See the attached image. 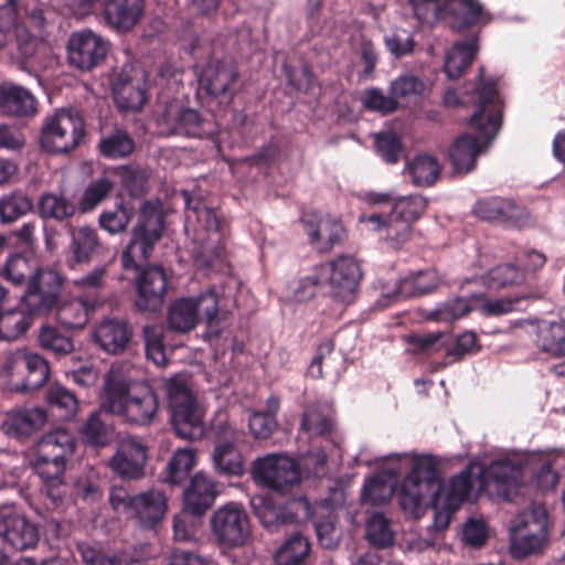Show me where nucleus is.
Masks as SVG:
<instances>
[{
	"label": "nucleus",
	"mask_w": 565,
	"mask_h": 565,
	"mask_svg": "<svg viewBox=\"0 0 565 565\" xmlns=\"http://www.w3.org/2000/svg\"><path fill=\"white\" fill-rule=\"evenodd\" d=\"M475 97L476 109L469 119V126L478 136L463 134L449 149L450 162L458 173H468L476 168L482 148L497 136L502 124L503 103L498 83L486 77L483 66L479 67Z\"/></svg>",
	"instance_id": "f257e3e1"
},
{
	"label": "nucleus",
	"mask_w": 565,
	"mask_h": 565,
	"mask_svg": "<svg viewBox=\"0 0 565 565\" xmlns=\"http://www.w3.org/2000/svg\"><path fill=\"white\" fill-rule=\"evenodd\" d=\"M64 276L55 269H41L32 278L14 308L0 311V340L14 341L32 326L34 317L51 312L61 297Z\"/></svg>",
	"instance_id": "f03ea898"
},
{
	"label": "nucleus",
	"mask_w": 565,
	"mask_h": 565,
	"mask_svg": "<svg viewBox=\"0 0 565 565\" xmlns=\"http://www.w3.org/2000/svg\"><path fill=\"white\" fill-rule=\"evenodd\" d=\"M75 451V440L65 429L44 435L35 450L34 470L43 482L42 491L57 502L63 495L66 459Z\"/></svg>",
	"instance_id": "7ed1b4c3"
},
{
	"label": "nucleus",
	"mask_w": 565,
	"mask_h": 565,
	"mask_svg": "<svg viewBox=\"0 0 565 565\" xmlns=\"http://www.w3.org/2000/svg\"><path fill=\"white\" fill-rule=\"evenodd\" d=\"M164 228L166 217L160 204L151 201L143 202L138 222L132 228L130 242L121 254L124 269L139 270L162 238Z\"/></svg>",
	"instance_id": "20e7f679"
},
{
	"label": "nucleus",
	"mask_w": 565,
	"mask_h": 565,
	"mask_svg": "<svg viewBox=\"0 0 565 565\" xmlns=\"http://www.w3.org/2000/svg\"><path fill=\"white\" fill-rule=\"evenodd\" d=\"M103 407L125 422L143 426L153 422L159 409V399L152 390L141 396H131L125 380L108 377L105 384Z\"/></svg>",
	"instance_id": "39448f33"
},
{
	"label": "nucleus",
	"mask_w": 565,
	"mask_h": 565,
	"mask_svg": "<svg viewBox=\"0 0 565 565\" xmlns=\"http://www.w3.org/2000/svg\"><path fill=\"white\" fill-rule=\"evenodd\" d=\"M170 420L175 435L196 440L204 435L203 412L186 383L171 377L166 383Z\"/></svg>",
	"instance_id": "423d86ee"
},
{
	"label": "nucleus",
	"mask_w": 565,
	"mask_h": 565,
	"mask_svg": "<svg viewBox=\"0 0 565 565\" xmlns=\"http://www.w3.org/2000/svg\"><path fill=\"white\" fill-rule=\"evenodd\" d=\"M85 127L79 111L58 109L42 126L41 147L51 153H67L81 145L86 135Z\"/></svg>",
	"instance_id": "0eeeda50"
},
{
	"label": "nucleus",
	"mask_w": 565,
	"mask_h": 565,
	"mask_svg": "<svg viewBox=\"0 0 565 565\" xmlns=\"http://www.w3.org/2000/svg\"><path fill=\"white\" fill-rule=\"evenodd\" d=\"M523 299L524 297L488 299L483 294H473L468 299L458 297L439 303L427 313L426 318L449 323L466 317L472 310H479L483 317H500L518 310Z\"/></svg>",
	"instance_id": "6e6552de"
},
{
	"label": "nucleus",
	"mask_w": 565,
	"mask_h": 565,
	"mask_svg": "<svg viewBox=\"0 0 565 565\" xmlns=\"http://www.w3.org/2000/svg\"><path fill=\"white\" fill-rule=\"evenodd\" d=\"M250 473L255 483L281 494L290 492L301 481L298 463L287 456L277 454L255 459Z\"/></svg>",
	"instance_id": "1a4fd4ad"
},
{
	"label": "nucleus",
	"mask_w": 565,
	"mask_h": 565,
	"mask_svg": "<svg viewBox=\"0 0 565 565\" xmlns=\"http://www.w3.org/2000/svg\"><path fill=\"white\" fill-rule=\"evenodd\" d=\"M211 529L216 542L227 548L244 546L252 535L248 513L236 502H228L213 513Z\"/></svg>",
	"instance_id": "9d476101"
},
{
	"label": "nucleus",
	"mask_w": 565,
	"mask_h": 565,
	"mask_svg": "<svg viewBox=\"0 0 565 565\" xmlns=\"http://www.w3.org/2000/svg\"><path fill=\"white\" fill-rule=\"evenodd\" d=\"M320 270L333 298L344 303L353 301L362 279L361 266L354 257L341 255L330 263L320 264Z\"/></svg>",
	"instance_id": "9b49d317"
},
{
	"label": "nucleus",
	"mask_w": 565,
	"mask_h": 565,
	"mask_svg": "<svg viewBox=\"0 0 565 565\" xmlns=\"http://www.w3.org/2000/svg\"><path fill=\"white\" fill-rule=\"evenodd\" d=\"M66 49L70 66L81 72H89L105 61L109 45L100 35L83 30L71 34Z\"/></svg>",
	"instance_id": "f8f14e48"
},
{
	"label": "nucleus",
	"mask_w": 565,
	"mask_h": 565,
	"mask_svg": "<svg viewBox=\"0 0 565 565\" xmlns=\"http://www.w3.org/2000/svg\"><path fill=\"white\" fill-rule=\"evenodd\" d=\"M475 465L467 466L460 473L450 478L443 498L436 499L435 524L439 529H446L451 515L469 499L475 481L479 480Z\"/></svg>",
	"instance_id": "ddd939ff"
},
{
	"label": "nucleus",
	"mask_w": 565,
	"mask_h": 565,
	"mask_svg": "<svg viewBox=\"0 0 565 565\" xmlns=\"http://www.w3.org/2000/svg\"><path fill=\"white\" fill-rule=\"evenodd\" d=\"M0 537L15 551H29L40 541L38 524L19 514L13 505L0 507Z\"/></svg>",
	"instance_id": "4468645a"
},
{
	"label": "nucleus",
	"mask_w": 565,
	"mask_h": 565,
	"mask_svg": "<svg viewBox=\"0 0 565 565\" xmlns=\"http://www.w3.org/2000/svg\"><path fill=\"white\" fill-rule=\"evenodd\" d=\"M548 535V514L543 505L533 507L525 520L524 529L512 541V554L516 558H525L529 555L542 551Z\"/></svg>",
	"instance_id": "2eb2a0df"
},
{
	"label": "nucleus",
	"mask_w": 565,
	"mask_h": 565,
	"mask_svg": "<svg viewBox=\"0 0 565 565\" xmlns=\"http://www.w3.org/2000/svg\"><path fill=\"white\" fill-rule=\"evenodd\" d=\"M441 14L454 33H463L476 25H486L493 20L480 0H443Z\"/></svg>",
	"instance_id": "dca6fc26"
},
{
	"label": "nucleus",
	"mask_w": 565,
	"mask_h": 565,
	"mask_svg": "<svg viewBox=\"0 0 565 565\" xmlns=\"http://www.w3.org/2000/svg\"><path fill=\"white\" fill-rule=\"evenodd\" d=\"M136 307L140 311L157 312L164 302L168 289V277L161 266L143 268L136 284Z\"/></svg>",
	"instance_id": "f3484780"
},
{
	"label": "nucleus",
	"mask_w": 565,
	"mask_h": 565,
	"mask_svg": "<svg viewBox=\"0 0 565 565\" xmlns=\"http://www.w3.org/2000/svg\"><path fill=\"white\" fill-rule=\"evenodd\" d=\"M309 243L319 253H329L335 246H341L345 242L348 234L342 222L332 216H324L319 220L315 215H305L301 217Z\"/></svg>",
	"instance_id": "a211bd4d"
},
{
	"label": "nucleus",
	"mask_w": 565,
	"mask_h": 565,
	"mask_svg": "<svg viewBox=\"0 0 565 565\" xmlns=\"http://www.w3.org/2000/svg\"><path fill=\"white\" fill-rule=\"evenodd\" d=\"M147 459V447L131 437L120 443L109 460V467L122 480H139L146 475Z\"/></svg>",
	"instance_id": "6ab92c4d"
},
{
	"label": "nucleus",
	"mask_w": 565,
	"mask_h": 565,
	"mask_svg": "<svg viewBox=\"0 0 565 565\" xmlns=\"http://www.w3.org/2000/svg\"><path fill=\"white\" fill-rule=\"evenodd\" d=\"M146 0H104L103 15L106 24L119 32H130L143 18Z\"/></svg>",
	"instance_id": "aec40b11"
},
{
	"label": "nucleus",
	"mask_w": 565,
	"mask_h": 565,
	"mask_svg": "<svg viewBox=\"0 0 565 565\" xmlns=\"http://www.w3.org/2000/svg\"><path fill=\"white\" fill-rule=\"evenodd\" d=\"M46 420L47 415L44 409L21 407L6 414L1 429L8 437L22 441L36 434Z\"/></svg>",
	"instance_id": "412c9836"
},
{
	"label": "nucleus",
	"mask_w": 565,
	"mask_h": 565,
	"mask_svg": "<svg viewBox=\"0 0 565 565\" xmlns=\"http://www.w3.org/2000/svg\"><path fill=\"white\" fill-rule=\"evenodd\" d=\"M164 121L172 135L203 139L215 132L214 122L203 118L198 110L192 108H181L175 113L169 109L164 115Z\"/></svg>",
	"instance_id": "4be33fe9"
},
{
	"label": "nucleus",
	"mask_w": 565,
	"mask_h": 565,
	"mask_svg": "<svg viewBox=\"0 0 565 565\" xmlns=\"http://www.w3.org/2000/svg\"><path fill=\"white\" fill-rule=\"evenodd\" d=\"M237 76L238 73L233 65L213 61L201 73L200 83L209 95L223 97L231 102L234 95L233 85Z\"/></svg>",
	"instance_id": "5701e85b"
},
{
	"label": "nucleus",
	"mask_w": 565,
	"mask_h": 565,
	"mask_svg": "<svg viewBox=\"0 0 565 565\" xmlns=\"http://www.w3.org/2000/svg\"><path fill=\"white\" fill-rule=\"evenodd\" d=\"M216 483L202 472L195 473L183 492V509L203 516L217 497Z\"/></svg>",
	"instance_id": "b1692460"
},
{
	"label": "nucleus",
	"mask_w": 565,
	"mask_h": 565,
	"mask_svg": "<svg viewBox=\"0 0 565 565\" xmlns=\"http://www.w3.org/2000/svg\"><path fill=\"white\" fill-rule=\"evenodd\" d=\"M473 214L487 222L503 224L505 226H519L523 210L508 199L493 196L476 202Z\"/></svg>",
	"instance_id": "393cba45"
},
{
	"label": "nucleus",
	"mask_w": 565,
	"mask_h": 565,
	"mask_svg": "<svg viewBox=\"0 0 565 565\" xmlns=\"http://www.w3.org/2000/svg\"><path fill=\"white\" fill-rule=\"evenodd\" d=\"M104 303V300L96 297L92 299L72 298L57 302L55 319L57 323L65 329H83L88 320L90 313Z\"/></svg>",
	"instance_id": "a878e982"
},
{
	"label": "nucleus",
	"mask_w": 565,
	"mask_h": 565,
	"mask_svg": "<svg viewBox=\"0 0 565 565\" xmlns=\"http://www.w3.org/2000/svg\"><path fill=\"white\" fill-rule=\"evenodd\" d=\"M15 369L22 374L20 384H15V391L29 393L41 388L50 377L47 361L38 353H21L15 358Z\"/></svg>",
	"instance_id": "bb28decb"
},
{
	"label": "nucleus",
	"mask_w": 565,
	"mask_h": 565,
	"mask_svg": "<svg viewBox=\"0 0 565 565\" xmlns=\"http://www.w3.org/2000/svg\"><path fill=\"white\" fill-rule=\"evenodd\" d=\"M360 223H365L374 232H385V241L394 249L401 248L412 236V225L392 214H363L360 216Z\"/></svg>",
	"instance_id": "cd10ccee"
},
{
	"label": "nucleus",
	"mask_w": 565,
	"mask_h": 565,
	"mask_svg": "<svg viewBox=\"0 0 565 565\" xmlns=\"http://www.w3.org/2000/svg\"><path fill=\"white\" fill-rule=\"evenodd\" d=\"M71 234V243L68 252L71 258L68 260L70 267L75 265L88 264L95 254L100 248V239L97 231L88 225L74 227L68 226Z\"/></svg>",
	"instance_id": "c85d7f7f"
},
{
	"label": "nucleus",
	"mask_w": 565,
	"mask_h": 565,
	"mask_svg": "<svg viewBox=\"0 0 565 565\" xmlns=\"http://www.w3.org/2000/svg\"><path fill=\"white\" fill-rule=\"evenodd\" d=\"M477 469L481 486L493 483L499 491L504 492L516 487L522 477L521 467L509 459H498L488 467L477 466Z\"/></svg>",
	"instance_id": "c756f323"
},
{
	"label": "nucleus",
	"mask_w": 565,
	"mask_h": 565,
	"mask_svg": "<svg viewBox=\"0 0 565 565\" xmlns=\"http://www.w3.org/2000/svg\"><path fill=\"white\" fill-rule=\"evenodd\" d=\"M93 337L102 350L110 354H118L127 348L132 331L125 321L106 320L95 328Z\"/></svg>",
	"instance_id": "7c9ffc66"
},
{
	"label": "nucleus",
	"mask_w": 565,
	"mask_h": 565,
	"mask_svg": "<svg viewBox=\"0 0 565 565\" xmlns=\"http://www.w3.org/2000/svg\"><path fill=\"white\" fill-rule=\"evenodd\" d=\"M0 108L4 114L15 117H29L38 111L33 94L14 84L0 86Z\"/></svg>",
	"instance_id": "2f4dec72"
},
{
	"label": "nucleus",
	"mask_w": 565,
	"mask_h": 565,
	"mask_svg": "<svg viewBox=\"0 0 565 565\" xmlns=\"http://www.w3.org/2000/svg\"><path fill=\"white\" fill-rule=\"evenodd\" d=\"M167 499L156 490L136 494L130 513L139 520L142 526L152 529L162 521L167 511Z\"/></svg>",
	"instance_id": "473e14b6"
},
{
	"label": "nucleus",
	"mask_w": 565,
	"mask_h": 565,
	"mask_svg": "<svg viewBox=\"0 0 565 565\" xmlns=\"http://www.w3.org/2000/svg\"><path fill=\"white\" fill-rule=\"evenodd\" d=\"M113 95L119 109L139 111L147 103V93L141 79L120 75L113 84Z\"/></svg>",
	"instance_id": "72a5a7b5"
},
{
	"label": "nucleus",
	"mask_w": 565,
	"mask_h": 565,
	"mask_svg": "<svg viewBox=\"0 0 565 565\" xmlns=\"http://www.w3.org/2000/svg\"><path fill=\"white\" fill-rule=\"evenodd\" d=\"M478 41L479 38L476 34L452 45L444 65V71L450 79L459 78L473 63L479 50Z\"/></svg>",
	"instance_id": "f704fd0d"
},
{
	"label": "nucleus",
	"mask_w": 565,
	"mask_h": 565,
	"mask_svg": "<svg viewBox=\"0 0 565 565\" xmlns=\"http://www.w3.org/2000/svg\"><path fill=\"white\" fill-rule=\"evenodd\" d=\"M110 415L113 414L104 409L103 404L99 409L90 413L81 429L84 443L95 447H104L111 441L114 426L109 420Z\"/></svg>",
	"instance_id": "c9c22d12"
},
{
	"label": "nucleus",
	"mask_w": 565,
	"mask_h": 565,
	"mask_svg": "<svg viewBox=\"0 0 565 565\" xmlns=\"http://www.w3.org/2000/svg\"><path fill=\"white\" fill-rule=\"evenodd\" d=\"M76 551L83 565H129L130 558L122 551L110 552L98 542L79 541Z\"/></svg>",
	"instance_id": "e433bc0d"
},
{
	"label": "nucleus",
	"mask_w": 565,
	"mask_h": 565,
	"mask_svg": "<svg viewBox=\"0 0 565 565\" xmlns=\"http://www.w3.org/2000/svg\"><path fill=\"white\" fill-rule=\"evenodd\" d=\"M443 166L433 156L422 153L406 163V171L412 183L419 188H429L440 178Z\"/></svg>",
	"instance_id": "4c0bfd02"
},
{
	"label": "nucleus",
	"mask_w": 565,
	"mask_h": 565,
	"mask_svg": "<svg viewBox=\"0 0 565 565\" xmlns=\"http://www.w3.org/2000/svg\"><path fill=\"white\" fill-rule=\"evenodd\" d=\"M311 553L309 539L300 532L287 537L274 556L276 565H308Z\"/></svg>",
	"instance_id": "58836bf2"
},
{
	"label": "nucleus",
	"mask_w": 565,
	"mask_h": 565,
	"mask_svg": "<svg viewBox=\"0 0 565 565\" xmlns=\"http://www.w3.org/2000/svg\"><path fill=\"white\" fill-rule=\"evenodd\" d=\"M77 210V205L62 193L45 192L39 198L38 213L43 220L64 222L72 218Z\"/></svg>",
	"instance_id": "ea45409f"
},
{
	"label": "nucleus",
	"mask_w": 565,
	"mask_h": 565,
	"mask_svg": "<svg viewBox=\"0 0 565 565\" xmlns=\"http://www.w3.org/2000/svg\"><path fill=\"white\" fill-rule=\"evenodd\" d=\"M215 470L226 477H242L244 461L241 451L231 441L217 443L213 451Z\"/></svg>",
	"instance_id": "a19ab883"
},
{
	"label": "nucleus",
	"mask_w": 565,
	"mask_h": 565,
	"mask_svg": "<svg viewBox=\"0 0 565 565\" xmlns=\"http://www.w3.org/2000/svg\"><path fill=\"white\" fill-rule=\"evenodd\" d=\"M45 398L51 411L61 420L68 422L75 417L78 409V399L71 390L54 383L47 387Z\"/></svg>",
	"instance_id": "79ce46f5"
},
{
	"label": "nucleus",
	"mask_w": 565,
	"mask_h": 565,
	"mask_svg": "<svg viewBox=\"0 0 565 565\" xmlns=\"http://www.w3.org/2000/svg\"><path fill=\"white\" fill-rule=\"evenodd\" d=\"M135 147V140L125 129L103 135L97 146L100 156L111 160L129 157Z\"/></svg>",
	"instance_id": "37998d69"
},
{
	"label": "nucleus",
	"mask_w": 565,
	"mask_h": 565,
	"mask_svg": "<svg viewBox=\"0 0 565 565\" xmlns=\"http://www.w3.org/2000/svg\"><path fill=\"white\" fill-rule=\"evenodd\" d=\"M136 209L131 201L120 198L113 210H105L98 217L99 226L110 234H119L126 231L135 216Z\"/></svg>",
	"instance_id": "c03bdc74"
},
{
	"label": "nucleus",
	"mask_w": 565,
	"mask_h": 565,
	"mask_svg": "<svg viewBox=\"0 0 565 565\" xmlns=\"http://www.w3.org/2000/svg\"><path fill=\"white\" fill-rule=\"evenodd\" d=\"M439 285L437 273L433 269L422 270L399 280L397 292L402 297H417L433 292Z\"/></svg>",
	"instance_id": "a18cd8bd"
},
{
	"label": "nucleus",
	"mask_w": 565,
	"mask_h": 565,
	"mask_svg": "<svg viewBox=\"0 0 565 565\" xmlns=\"http://www.w3.org/2000/svg\"><path fill=\"white\" fill-rule=\"evenodd\" d=\"M33 210L30 196L21 190L12 191L0 198V223L10 224Z\"/></svg>",
	"instance_id": "49530a36"
},
{
	"label": "nucleus",
	"mask_w": 565,
	"mask_h": 565,
	"mask_svg": "<svg viewBox=\"0 0 565 565\" xmlns=\"http://www.w3.org/2000/svg\"><path fill=\"white\" fill-rule=\"evenodd\" d=\"M168 326L170 330L185 333L195 328L198 317L191 298H180L172 302L168 312Z\"/></svg>",
	"instance_id": "de8ad7c7"
},
{
	"label": "nucleus",
	"mask_w": 565,
	"mask_h": 565,
	"mask_svg": "<svg viewBox=\"0 0 565 565\" xmlns=\"http://www.w3.org/2000/svg\"><path fill=\"white\" fill-rule=\"evenodd\" d=\"M409 472L405 479L417 481L418 486L429 488L439 480L438 462L431 455L413 456L409 459Z\"/></svg>",
	"instance_id": "09e8293b"
},
{
	"label": "nucleus",
	"mask_w": 565,
	"mask_h": 565,
	"mask_svg": "<svg viewBox=\"0 0 565 565\" xmlns=\"http://www.w3.org/2000/svg\"><path fill=\"white\" fill-rule=\"evenodd\" d=\"M250 507L263 526L270 532H275L279 525L286 523L281 509L268 495H254L250 499Z\"/></svg>",
	"instance_id": "8fccbe9b"
},
{
	"label": "nucleus",
	"mask_w": 565,
	"mask_h": 565,
	"mask_svg": "<svg viewBox=\"0 0 565 565\" xmlns=\"http://www.w3.org/2000/svg\"><path fill=\"white\" fill-rule=\"evenodd\" d=\"M195 465V452L193 449H179L170 459L163 481L171 486H180L188 479Z\"/></svg>",
	"instance_id": "3c124183"
},
{
	"label": "nucleus",
	"mask_w": 565,
	"mask_h": 565,
	"mask_svg": "<svg viewBox=\"0 0 565 565\" xmlns=\"http://www.w3.org/2000/svg\"><path fill=\"white\" fill-rule=\"evenodd\" d=\"M115 182L107 175L92 180L85 188L77 209L82 213L94 211L113 192Z\"/></svg>",
	"instance_id": "603ef678"
},
{
	"label": "nucleus",
	"mask_w": 565,
	"mask_h": 565,
	"mask_svg": "<svg viewBox=\"0 0 565 565\" xmlns=\"http://www.w3.org/2000/svg\"><path fill=\"white\" fill-rule=\"evenodd\" d=\"M41 269L42 268H38L33 271L25 256L22 254H12L7 258L1 269V276L12 286H23L26 281L29 286L34 275ZM45 269L50 268L46 267Z\"/></svg>",
	"instance_id": "864d4df0"
},
{
	"label": "nucleus",
	"mask_w": 565,
	"mask_h": 565,
	"mask_svg": "<svg viewBox=\"0 0 565 565\" xmlns=\"http://www.w3.org/2000/svg\"><path fill=\"white\" fill-rule=\"evenodd\" d=\"M191 299L192 305L195 307L198 319L201 317L209 330L218 335L221 332V321L217 295L209 290Z\"/></svg>",
	"instance_id": "5fc2aeb1"
},
{
	"label": "nucleus",
	"mask_w": 565,
	"mask_h": 565,
	"mask_svg": "<svg viewBox=\"0 0 565 565\" xmlns=\"http://www.w3.org/2000/svg\"><path fill=\"white\" fill-rule=\"evenodd\" d=\"M428 206V199L419 194H411L395 201L390 212L394 217L401 218L413 226Z\"/></svg>",
	"instance_id": "6e6d98bb"
},
{
	"label": "nucleus",
	"mask_w": 565,
	"mask_h": 565,
	"mask_svg": "<svg viewBox=\"0 0 565 565\" xmlns=\"http://www.w3.org/2000/svg\"><path fill=\"white\" fill-rule=\"evenodd\" d=\"M539 347L554 356L565 355V326L559 322H551L541 327L537 333Z\"/></svg>",
	"instance_id": "4d7b16f0"
},
{
	"label": "nucleus",
	"mask_w": 565,
	"mask_h": 565,
	"mask_svg": "<svg viewBox=\"0 0 565 565\" xmlns=\"http://www.w3.org/2000/svg\"><path fill=\"white\" fill-rule=\"evenodd\" d=\"M122 188L132 198L141 196L147 191L149 173L145 168L136 164L121 166L116 170Z\"/></svg>",
	"instance_id": "13d9d810"
},
{
	"label": "nucleus",
	"mask_w": 565,
	"mask_h": 565,
	"mask_svg": "<svg viewBox=\"0 0 565 565\" xmlns=\"http://www.w3.org/2000/svg\"><path fill=\"white\" fill-rule=\"evenodd\" d=\"M145 351L149 360L161 366L168 362L163 328L160 324H148L142 329Z\"/></svg>",
	"instance_id": "bf43d9fd"
},
{
	"label": "nucleus",
	"mask_w": 565,
	"mask_h": 565,
	"mask_svg": "<svg viewBox=\"0 0 565 565\" xmlns=\"http://www.w3.org/2000/svg\"><path fill=\"white\" fill-rule=\"evenodd\" d=\"M39 343L42 349L61 358L70 354L74 349L72 338L63 334L58 329L43 326L39 332Z\"/></svg>",
	"instance_id": "052dcab7"
},
{
	"label": "nucleus",
	"mask_w": 565,
	"mask_h": 565,
	"mask_svg": "<svg viewBox=\"0 0 565 565\" xmlns=\"http://www.w3.org/2000/svg\"><path fill=\"white\" fill-rule=\"evenodd\" d=\"M482 280L490 289H501L523 282L524 274L515 265L502 264L491 268Z\"/></svg>",
	"instance_id": "680f3d73"
},
{
	"label": "nucleus",
	"mask_w": 565,
	"mask_h": 565,
	"mask_svg": "<svg viewBox=\"0 0 565 565\" xmlns=\"http://www.w3.org/2000/svg\"><path fill=\"white\" fill-rule=\"evenodd\" d=\"M366 540L376 548H386L394 543V532L388 520L381 513H375L366 523Z\"/></svg>",
	"instance_id": "e2e57ef3"
},
{
	"label": "nucleus",
	"mask_w": 565,
	"mask_h": 565,
	"mask_svg": "<svg viewBox=\"0 0 565 565\" xmlns=\"http://www.w3.org/2000/svg\"><path fill=\"white\" fill-rule=\"evenodd\" d=\"M333 428L331 418L319 406L308 405L301 416L300 429L311 436H324Z\"/></svg>",
	"instance_id": "0e129e2a"
},
{
	"label": "nucleus",
	"mask_w": 565,
	"mask_h": 565,
	"mask_svg": "<svg viewBox=\"0 0 565 565\" xmlns=\"http://www.w3.org/2000/svg\"><path fill=\"white\" fill-rule=\"evenodd\" d=\"M424 89V82L412 74L401 75L390 85V93L398 102V106L402 103H408L413 97L420 96Z\"/></svg>",
	"instance_id": "69168bd1"
},
{
	"label": "nucleus",
	"mask_w": 565,
	"mask_h": 565,
	"mask_svg": "<svg viewBox=\"0 0 565 565\" xmlns=\"http://www.w3.org/2000/svg\"><path fill=\"white\" fill-rule=\"evenodd\" d=\"M394 494V487L380 476H373L365 481L362 491V500L365 503L377 507L386 503Z\"/></svg>",
	"instance_id": "338daca9"
},
{
	"label": "nucleus",
	"mask_w": 565,
	"mask_h": 565,
	"mask_svg": "<svg viewBox=\"0 0 565 565\" xmlns=\"http://www.w3.org/2000/svg\"><path fill=\"white\" fill-rule=\"evenodd\" d=\"M186 210L193 213L198 224L209 233H217L221 227V220L216 211L205 205L201 200L191 199L185 194Z\"/></svg>",
	"instance_id": "774afa93"
}]
</instances>
